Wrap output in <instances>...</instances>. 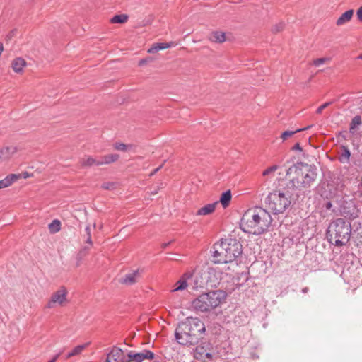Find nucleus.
Returning <instances> with one entry per match:
<instances>
[{"label":"nucleus","instance_id":"f8f14e48","mask_svg":"<svg viewBox=\"0 0 362 362\" xmlns=\"http://www.w3.org/2000/svg\"><path fill=\"white\" fill-rule=\"evenodd\" d=\"M66 290L64 287L54 293L47 303V308H52L56 303L62 305L66 300Z\"/></svg>","mask_w":362,"mask_h":362},{"label":"nucleus","instance_id":"473e14b6","mask_svg":"<svg viewBox=\"0 0 362 362\" xmlns=\"http://www.w3.org/2000/svg\"><path fill=\"white\" fill-rule=\"evenodd\" d=\"M114 148L120 151L125 152L127 151L129 148H131V146L127 145L123 143H115L114 144Z\"/></svg>","mask_w":362,"mask_h":362},{"label":"nucleus","instance_id":"4d7b16f0","mask_svg":"<svg viewBox=\"0 0 362 362\" xmlns=\"http://www.w3.org/2000/svg\"><path fill=\"white\" fill-rule=\"evenodd\" d=\"M310 127H311V126H308L305 128H301V129H302V131H305V130L309 129Z\"/></svg>","mask_w":362,"mask_h":362},{"label":"nucleus","instance_id":"a18cd8bd","mask_svg":"<svg viewBox=\"0 0 362 362\" xmlns=\"http://www.w3.org/2000/svg\"><path fill=\"white\" fill-rule=\"evenodd\" d=\"M292 150L293 151H303V148L302 147L300 146V144L299 143H296L293 147H292Z\"/></svg>","mask_w":362,"mask_h":362},{"label":"nucleus","instance_id":"c756f323","mask_svg":"<svg viewBox=\"0 0 362 362\" xmlns=\"http://www.w3.org/2000/svg\"><path fill=\"white\" fill-rule=\"evenodd\" d=\"M127 14H117L115 15L110 20L112 23H124L128 20Z\"/></svg>","mask_w":362,"mask_h":362},{"label":"nucleus","instance_id":"39448f33","mask_svg":"<svg viewBox=\"0 0 362 362\" xmlns=\"http://www.w3.org/2000/svg\"><path fill=\"white\" fill-rule=\"evenodd\" d=\"M351 230V223L343 218L332 221L327 230L330 243L334 240L333 244L337 247L346 245L350 240Z\"/></svg>","mask_w":362,"mask_h":362},{"label":"nucleus","instance_id":"f257e3e1","mask_svg":"<svg viewBox=\"0 0 362 362\" xmlns=\"http://www.w3.org/2000/svg\"><path fill=\"white\" fill-rule=\"evenodd\" d=\"M296 180L291 179L281 189L269 192L265 198V203L274 214H283L297 200Z\"/></svg>","mask_w":362,"mask_h":362},{"label":"nucleus","instance_id":"1a4fd4ad","mask_svg":"<svg viewBox=\"0 0 362 362\" xmlns=\"http://www.w3.org/2000/svg\"><path fill=\"white\" fill-rule=\"evenodd\" d=\"M174 334L175 341L182 346H194L196 344H198L201 340V338H197L193 334L184 331V329L177 325L175 328Z\"/></svg>","mask_w":362,"mask_h":362},{"label":"nucleus","instance_id":"b1692460","mask_svg":"<svg viewBox=\"0 0 362 362\" xmlns=\"http://www.w3.org/2000/svg\"><path fill=\"white\" fill-rule=\"evenodd\" d=\"M25 65V61L21 57L15 59L12 62V68L16 73H21Z\"/></svg>","mask_w":362,"mask_h":362},{"label":"nucleus","instance_id":"cd10ccee","mask_svg":"<svg viewBox=\"0 0 362 362\" xmlns=\"http://www.w3.org/2000/svg\"><path fill=\"white\" fill-rule=\"evenodd\" d=\"M87 344L78 345L74 347L70 352L66 355V358H69L72 356L79 355L82 351L86 347Z\"/></svg>","mask_w":362,"mask_h":362},{"label":"nucleus","instance_id":"e433bc0d","mask_svg":"<svg viewBox=\"0 0 362 362\" xmlns=\"http://www.w3.org/2000/svg\"><path fill=\"white\" fill-rule=\"evenodd\" d=\"M11 185L12 183L11 182L8 175L3 180H0V189L8 187Z\"/></svg>","mask_w":362,"mask_h":362},{"label":"nucleus","instance_id":"9d476101","mask_svg":"<svg viewBox=\"0 0 362 362\" xmlns=\"http://www.w3.org/2000/svg\"><path fill=\"white\" fill-rule=\"evenodd\" d=\"M341 213L344 218L354 220L358 217L360 210L352 201L345 202L341 206Z\"/></svg>","mask_w":362,"mask_h":362},{"label":"nucleus","instance_id":"f03ea898","mask_svg":"<svg viewBox=\"0 0 362 362\" xmlns=\"http://www.w3.org/2000/svg\"><path fill=\"white\" fill-rule=\"evenodd\" d=\"M270 214L260 206L247 210L241 218L240 227L246 233L259 235L267 231L272 225Z\"/></svg>","mask_w":362,"mask_h":362},{"label":"nucleus","instance_id":"bf43d9fd","mask_svg":"<svg viewBox=\"0 0 362 362\" xmlns=\"http://www.w3.org/2000/svg\"><path fill=\"white\" fill-rule=\"evenodd\" d=\"M357 59H362V54L357 57Z\"/></svg>","mask_w":362,"mask_h":362},{"label":"nucleus","instance_id":"ddd939ff","mask_svg":"<svg viewBox=\"0 0 362 362\" xmlns=\"http://www.w3.org/2000/svg\"><path fill=\"white\" fill-rule=\"evenodd\" d=\"M187 279L191 281L189 282V286L192 289L197 290L199 288H204L205 285V281L202 275L199 274H188Z\"/></svg>","mask_w":362,"mask_h":362},{"label":"nucleus","instance_id":"393cba45","mask_svg":"<svg viewBox=\"0 0 362 362\" xmlns=\"http://www.w3.org/2000/svg\"><path fill=\"white\" fill-rule=\"evenodd\" d=\"M231 198L232 194L230 189L226 190L221 194L219 202L223 208H226L229 205Z\"/></svg>","mask_w":362,"mask_h":362},{"label":"nucleus","instance_id":"ea45409f","mask_svg":"<svg viewBox=\"0 0 362 362\" xmlns=\"http://www.w3.org/2000/svg\"><path fill=\"white\" fill-rule=\"evenodd\" d=\"M11 182L13 184L14 182L18 180L20 177H21V174H10L8 175Z\"/></svg>","mask_w":362,"mask_h":362},{"label":"nucleus","instance_id":"5fc2aeb1","mask_svg":"<svg viewBox=\"0 0 362 362\" xmlns=\"http://www.w3.org/2000/svg\"><path fill=\"white\" fill-rule=\"evenodd\" d=\"M86 243H88L90 245L92 244L91 236H88Z\"/></svg>","mask_w":362,"mask_h":362},{"label":"nucleus","instance_id":"3c124183","mask_svg":"<svg viewBox=\"0 0 362 362\" xmlns=\"http://www.w3.org/2000/svg\"><path fill=\"white\" fill-rule=\"evenodd\" d=\"M148 62L147 59H141L139 62V66H143L144 64H146Z\"/></svg>","mask_w":362,"mask_h":362},{"label":"nucleus","instance_id":"a878e982","mask_svg":"<svg viewBox=\"0 0 362 362\" xmlns=\"http://www.w3.org/2000/svg\"><path fill=\"white\" fill-rule=\"evenodd\" d=\"M81 164L83 168L90 167L93 165H100L99 164V158H95L91 156H88L87 158H83L81 161Z\"/></svg>","mask_w":362,"mask_h":362},{"label":"nucleus","instance_id":"c9c22d12","mask_svg":"<svg viewBox=\"0 0 362 362\" xmlns=\"http://www.w3.org/2000/svg\"><path fill=\"white\" fill-rule=\"evenodd\" d=\"M278 168H279V166L277 165H272L263 171L262 175L263 176L269 175V174L275 172Z\"/></svg>","mask_w":362,"mask_h":362},{"label":"nucleus","instance_id":"f3484780","mask_svg":"<svg viewBox=\"0 0 362 362\" xmlns=\"http://www.w3.org/2000/svg\"><path fill=\"white\" fill-rule=\"evenodd\" d=\"M17 151V147L13 146H6L0 150V159L5 160L10 158Z\"/></svg>","mask_w":362,"mask_h":362},{"label":"nucleus","instance_id":"0eeeda50","mask_svg":"<svg viewBox=\"0 0 362 362\" xmlns=\"http://www.w3.org/2000/svg\"><path fill=\"white\" fill-rule=\"evenodd\" d=\"M177 326L194 337L201 338V339L206 332L204 323L198 317H188L179 322Z\"/></svg>","mask_w":362,"mask_h":362},{"label":"nucleus","instance_id":"79ce46f5","mask_svg":"<svg viewBox=\"0 0 362 362\" xmlns=\"http://www.w3.org/2000/svg\"><path fill=\"white\" fill-rule=\"evenodd\" d=\"M115 184L113 182H105L103 184L102 187L105 189H112L114 188Z\"/></svg>","mask_w":362,"mask_h":362},{"label":"nucleus","instance_id":"7c9ffc66","mask_svg":"<svg viewBox=\"0 0 362 362\" xmlns=\"http://www.w3.org/2000/svg\"><path fill=\"white\" fill-rule=\"evenodd\" d=\"M140 353L141 361H144L145 359H153L155 357V354L150 350L144 349Z\"/></svg>","mask_w":362,"mask_h":362},{"label":"nucleus","instance_id":"603ef678","mask_svg":"<svg viewBox=\"0 0 362 362\" xmlns=\"http://www.w3.org/2000/svg\"><path fill=\"white\" fill-rule=\"evenodd\" d=\"M85 231L86 233L87 236H90V228L89 226H87L85 228Z\"/></svg>","mask_w":362,"mask_h":362},{"label":"nucleus","instance_id":"f704fd0d","mask_svg":"<svg viewBox=\"0 0 362 362\" xmlns=\"http://www.w3.org/2000/svg\"><path fill=\"white\" fill-rule=\"evenodd\" d=\"M285 24L283 22H279L278 24H276L272 28V32L273 33H277L281 30H283Z\"/></svg>","mask_w":362,"mask_h":362},{"label":"nucleus","instance_id":"c85d7f7f","mask_svg":"<svg viewBox=\"0 0 362 362\" xmlns=\"http://www.w3.org/2000/svg\"><path fill=\"white\" fill-rule=\"evenodd\" d=\"M51 233H55L61 229V222L58 219L53 220L48 226Z\"/></svg>","mask_w":362,"mask_h":362},{"label":"nucleus","instance_id":"2eb2a0df","mask_svg":"<svg viewBox=\"0 0 362 362\" xmlns=\"http://www.w3.org/2000/svg\"><path fill=\"white\" fill-rule=\"evenodd\" d=\"M122 349L119 347H114L107 355L105 362H119L122 356Z\"/></svg>","mask_w":362,"mask_h":362},{"label":"nucleus","instance_id":"20e7f679","mask_svg":"<svg viewBox=\"0 0 362 362\" xmlns=\"http://www.w3.org/2000/svg\"><path fill=\"white\" fill-rule=\"evenodd\" d=\"M223 290L210 291L198 296L192 302V307L198 312H209L218 307L226 298Z\"/></svg>","mask_w":362,"mask_h":362},{"label":"nucleus","instance_id":"58836bf2","mask_svg":"<svg viewBox=\"0 0 362 362\" xmlns=\"http://www.w3.org/2000/svg\"><path fill=\"white\" fill-rule=\"evenodd\" d=\"M331 104H332V101H329V102H326L325 103H323L322 105L319 106L317 110H316V113L317 114H321L322 110L324 109H325L326 107H327L329 105H330Z\"/></svg>","mask_w":362,"mask_h":362},{"label":"nucleus","instance_id":"c03bdc74","mask_svg":"<svg viewBox=\"0 0 362 362\" xmlns=\"http://www.w3.org/2000/svg\"><path fill=\"white\" fill-rule=\"evenodd\" d=\"M357 18L359 21L362 22V6H361L356 11Z\"/></svg>","mask_w":362,"mask_h":362},{"label":"nucleus","instance_id":"2f4dec72","mask_svg":"<svg viewBox=\"0 0 362 362\" xmlns=\"http://www.w3.org/2000/svg\"><path fill=\"white\" fill-rule=\"evenodd\" d=\"M300 132H302V129H296L294 131L286 130V131H284V132L281 133V138L283 140H286L288 137H290V136H293V134H295L296 133Z\"/></svg>","mask_w":362,"mask_h":362},{"label":"nucleus","instance_id":"864d4df0","mask_svg":"<svg viewBox=\"0 0 362 362\" xmlns=\"http://www.w3.org/2000/svg\"><path fill=\"white\" fill-rule=\"evenodd\" d=\"M170 244V242L164 243L162 244V247L163 249L166 248Z\"/></svg>","mask_w":362,"mask_h":362},{"label":"nucleus","instance_id":"72a5a7b5","mask_svg":"<svg viewBox=\"0 0 362 362\" xmlns=\"http://www.w3.org/2000/svg\"><path fill=\"white\" fill-rule=\"evenodd\" d=\"M128 356L129 357L132 361L141 362L139 352L129 351L128 353Z\"/></svg>","mask_w":362,"mask_h":362},{"label":"nucleus","instance_id":"6e6552de","mask_svg":"<svg viewBox=\"0 0 362 362\" xmlns=\"http://www.w3.org/2000/svg\"><path fill=\"white\" fill-rule=\"evenodd\" d=\"M193 351L194 357L197 360H204L206 358L211 360L214 354V348L212 344L202 337Z\"/></svg>","mask_w":362,"mask_h":362},{"label":"nucleus","instance_id":"a19ab883","mask_svg":"<svg viewBox=\"0 0 362 362\" xmlns=\"http://www.w3.org/2000/svg\"><path fill=\"white\" fill-rule=\"evenodd\" d=\"M323 206L327 211H334V210L332 209V207H333L332 203L329 201L326 202L324 204Z\"/></svg>","mask_w":362,"mask_h":362},{"label":"nucleus","instance_id":"5701e85b","mask_svg":"<svg viewBox=\"0 0 362 362\" xmlns=\"http://www.w3.org/2000/svg\"><path fill=\"white\" fill-rule=\"evenodd\" d=\"M354 14V10L349 9L346 11H345L344 13H342L340 17L337 20L336 24L337 25H341L347 22H349Z\"/></svg>","mask_w":362,"mask_h":362},{"label":"nucleus","instance_id":"13d9d810","mask_svg":"<svg viewBox=\"0 0 362 362\" xmlns=\"http://www.w3.org/2000/svg\"><path fill=\"white\" fill-rule=\"evenodd\" d=\"M158 193V189H154L151 192V194H156Z\"/></svg>","mask_w":362,"mask_h":362},{"label":"nucleus","instance_id":"423d86ee","mask_svg":"<svg viewBox=\"0 0 362 362\" xmlns=\"http://www.w3.org/2000/svg\"><path fill=\"white\" fill-rule=\"evenodd\" d=\"M220 249H223L225 254V259L228 262H232L243 253V246L240 240L236 238L221 239L219 244Z\"/></svg>","mask_w":362,"mask_h":362},{"label":"nucleus","instance_id":"de8ad7c7","mask_svg":"<svg viewBox=\"0 0 362 362\" xmlns=\"http://www.w3.org/2000/svg\"><path fill=\"white\" fill-rule=\"evenodd\" d=\"M62 352H59L58 354H57L51 360H49L48 362H56V361L57 360V358L59 357V356L61 355Z\"/></svg>","mask_w":362,"mask_h":362},{"label":"nucleus","instance_id":"412c9836","mask_svg":"<svg viewBox=\"0 0 362 362\" xmlns=\"http://www.w3.org/2000/svg\"><path fill=\"white\" fill-rule=\"evenodd\" d=\"M119 156L116 153L105 155L99 158V164L100 165H109L117 161L119 159Z\"/></svg>","mask_w":362,"mask_h":362},{"label":"nucleus","instance_id":"49530a36","mask_svg":"<svg viewBox=\"0 0 362 362\" xmlns=\"http://www.w3.org/2000/svg\"><path fill=\"white\" fill-rule=\"evenodd\" d=\"M337 137H338V138L341 137V139H343L344 140H346V134H344L343 132H339L338 133Z\"/></svg>","mask_w":362,"mask_h":362},{"label":"nucleus","instance_id":"7ed1b4c3","mask_svg":"<svg viewBox=\"0 0 362 362\" xmlns=\"http://www.w3.org/2000/svg\"><path fill=\"white\" fill-rule=\"evenodd\" d=\"M294 173L296 175L293 179L296 180V186H301L303 188H309L316 180L318 173L317 168L315 165H310L303 162H298L293 165L286 170V175Z\"/></svg>","mask_w":362,"mask_h":362},{"label":"nucleus","instance_id":"9b49d317","mask_svg":"<svg viewBox=\"0 0 362 362\" xmlns=\"http://www.w3.org/2000/svg\"><path fill=\"white\" fill-rule=\"evenodd\" d=\"M218 243H215L211 249L210 252L213 257V262L215 264L228 263L227 259H225V254L223 249H220Z\"/></svg>","mask_w":362,"mask_h":362},{"label":"nucleus","instance_id":"dca6fc26","mask_svg":"<svg viewBox=\"0 0 362 362\" xmlns=\"http://www.w3.org/2000/svg\"><path fill=\"white\" fill-rule=\"evenodd\" d=\"M218 202H214L213 203L207 204L203 207L200 208L196 212L197 216H206L212 214L216 209Z\"/></svg>","mask_w":362,"mask_h":362},{"label":"nucleus","instance_id":"4be33fe9","mask_svg":"<svg viewBox=\"0 0 362 362\" xmlns=\"http://www.w3.org/2000/svg\"><path fill=\"white\" fill-rule=\"evenodd\" d=\"M341 153L339 156V161L342 163H349L351 157V151L346 146L341 145Z\"/></svg>","mask_w":362,"mask_h":362},{"label":"nucleus","instance_id":"6ab92c4d","mask_svg":"<svg viewBox=\"0 0 362 362\" xmlns=\"http://www.w3.org/2000/svg\"><path fill=\"white\" fill-rule=\"evenodd\" d=\"M173 42H158L155 43L148 49V53H155L156 52H158L160 50H163L167 48H170L173 45Z\"/></svg>","mask_w":362,"mask_h":362},{"label":"nucleus","instance_id":"8fccbe9b","mask_svg":"<svg viewBox=\"0 0 362 362\" xmlns=\"http://www.w3.org/2000/svg\"><path fill=\"white\" fill-rule=\"evenodd\" d=\"M21 175V177H23L24 179L28 178L30 176V173L28 172H26V171L23 172Z\"/></svg>","mask_w":362,"mask_h":362},{"label":"nucleus","instance_id":"4c0bfd02","mask_svg":"<svg viewBox=\"0 0 362 362\" xmlns=\"http://www.w3.org/2000/svg\"><path fill=\"white\" fill-rule=\"evenodd\" d=\"M329 61V58L327 57H322V58H317L313 61V64L315 66H320V65L325 64L326 62Z\"/></svg>","mask_w":362,"mask_h":362},{"label":"nucleus","instance_id":"bb28decb","mask_svg":"<svg viewBox=\"0 0 362 362\" xmlns=\"http://www.w3.org/2000/svg\"><path fill=\"white\" fill-rule=\"evenodd\" d=\"M211 40L215 42H223L226 40V34L220 31L213 32Z\"/></svg>","mask_w":362,"mask_h":362},{"label":"nucleus","instance_id":"09e8293b","mask_svg":"<svg viewBox=\"0 0 362 362\" xmlns=\"http://www.w3.org/2000/svg\"><path fill=\"white\" fill-rule=\"evenodd\" d=\"M162 167H163V165H160L159 167L154 169L153 171L151 173L150 176H152L154 174H156Z\"/></svg>","mask_w":362,"mask_h":362},{"label":"nucleus","instance_id":"37998d69","mask_svg":"<svg viewBox=\"0 0 362 362\" xmlns=\"http://www.w3.org/2000/svg\"><path fill=\"white\" fill-rule=\"evenodd\" d=\"M119 362H132V361L128 356V354L127 355V356H125L122 354V356L120 357Z\"/></svg>","mask_w":362,"mask_h":362},{"label":"nucleus","instance_id":"aec40b11","mask_svg":"<svg viewBox=\"0 0 362 362\" xmlns=\"http://www.w3.org/2000/svg\"><path fill=\"white\" fill-rule=\"evenodd\" d=\"M362 124V118L361 115L354 117L350 122L349 132L354 134Z\"/></svg>","mask_w":362,"mask_h":362},{"label":"nucleus","instance_id":"a211bd4d","mask_svg":"<svg viewBox=\"0 0 362 362\" xmlns=\"http://www.w3.org/2000/svg\"><path fill=\"white\" fill-rule=\"evenodd\" d=\"M187 276H188V274H185L183 275V276H182L180 280H178L175 285V287L172 289V292H176V291H183L185 290L189 285V282H187V280H189V279H187Z\"/></svg>","mask_w":362,"mask_h":362},{"label":"nucleus","instance_id":"4468645a","mask_svg":"<svg viewBox=\"0 0 362 362\" xmlns=\"http://www.w3.org/2000/svg\"><path fill=\"white\" fill-rule=\"evenodd\" d=\"M139 275V271L135 270L125 274L119 279V282L124 285H133L136 282V277Z\"/></svg>","mask_w":362,"mask_h":362},{"label":"nucleus","instance_id":"6e6d98bb","mask_svg":"<svg viewBox=\"0 0 362 362\" xmlns=\"http://www.w3.org/2000/svg\"><path fill=\"white\" fill-rule=\"evenodd\" d=\"M308 288H307V287H305V288H303L302 289V292H303V293H307V292H308Z\"/></svg>","mask_w":362,"mask_h":362}]
</instances>
